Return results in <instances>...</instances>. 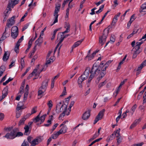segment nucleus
<instances>
[{
  "instance_id": "nucleus-54",
  "label": "nucleus",
  "mask_w": 146,
  "mask_h": 146,
  "mask_svg": "<svg viewBox=\"0 0 146 146\" xmlns=\"http://www.w3.org/2000/svg\"><path fill=\"white\" fill-rule=\"evenodd\" d=\"M21 114V112L20 111H17L16 112V117L17 118H19Z\"/></svg>"
},
{
  "instance_id": "nucleus-45",
  "label": "nucleus",
  "mask_w": 146,
  "mask_h": 146,
  "mask_svg": "<svg viewBox=\"0 0 146 146\" xmlns=\"http://www.w3.org/2000/svg\"><path fill=\"white\" fill-rule=\"evenodd\" d=\"M26 119V118H25L24 117L22 118L20 120L19 122V125H21L23 124L25 121Z\"/></svg>"
},
{
  "instance_id": "nucleus-42",
  "label": "nucleus",
  "mask_w": 146,
  "mask_h": 146,
  "mask_svg": "<svg viewBox=\"0 0 146 146\" xmlns=\"http://www.w3.org/2000/svg\"><path fill=\"white\" fill-rule=\"evenodd\" d=\"M36 50V48H34L33 51L30 53L29 54V58H32Z\"/></svg>"
},
{
  "instance_id": "nucleus-62",
  "label": "nucleus",
  "mask_w": 146,
  "mask_h": 146,
  "mask_svg": "<svg viewBox=\"0 0 146 146\" xmlns=\"http://www.w3.org/2000/svg\"><path fill=\"white\" fill-rule=\"evenodd\" d=\"M54 81L53 80H51V88L52 89L54 86Z\"/></svg>"
},
{
  "instance_id": "nucleus-29",
  "label": "nucleus",
  "mask_w": 146,
  "mask_h": 146,
  "mask_svg": "<svg viewBox=\"0 0 146 146\" xmlns=\"http://www.w3.org/2000/svg\"><path fill=\"white\" fill-rule=\"evenodd\" d=\"M143 42V40H142L140 39L139 40V42H137L136 43V45L135 47V48L137 50H138L139 49L140 46Z\"/></svg>"
},
{
  "instance_id": "nucleus-52",
  "label": "nucleus",
  "mask_w": 146,
  "mask_h": 146,
  "mask_svg": "<svg viewBox=\"0 0 146 146\" xmlns=\"http://www.w3.org/2000/svg\"><path fill=\"white\" fill-rule=\"evenodd\" d=\"M28 94L29 92L28 91H26L25 93L24 96V100L25 101L26 100Z\"/></svg>"
},
{
  "instance_id": "nucleus-55",
  "label": "nucleus",
  "mask_w": 146,
  "mask_h": 146,
  "mask_svg": "<svg viewBox=\"0 0 146 146\" xmlns=\"http://www.w3.org/2000/svg\"><path fill=\"white\" fill-rule=\"evenodd\" d=\"M53 120V116L51 115L49 117V119L47 121V123H49V124H51V121Z\"/></svg>"
},
{
  "instance_id": "nucleus-21",
  "label": "nucleus",
  "mask_w": 146,
  "mask_h": 146,
  "mask_svg": "<svg viewBox=\"0 0 146 146\" xmlns=\"http://www.w3.org/2000/svg\"><path fill=\"white\" fill-rule=\"evenodd\" d=\"M42 38L40 37L38 38V39L36 40L35 42V46L34 48H36L37 46H40L42 42Z\"/></svg>"
},
{
  "instance_id": "nucleus-23",
  "label": "nucleus",
  "mask_w": 146,
  "mask_h": 146,
  "mask_svg": "<svg viewBox=\"0 0 146 146\" xmlns=\"http://www.w3.org/2000/svg\"><path fill=\"white\" fill-rule=\"evenodd\" d=\"M116 132V131L114 132L111 135L108 137L107 139V141L108 142H109L110 141L113 139L115 138V136H116L117 135Z\"/></svg>"
},
{
  "instance_id": "nucleus-16",
  "label": "nucleus",
  "mask_w": 146,
  "mask_h": 146,
  "mask_svg": "<svg viewBox=\"0 0 146 146\" xmlns=\"http://www.w3.org/2000/svg\"><path fill=\"white\" fill-rule=\"evenodd\" d=\"M16 18L15 16H13L7 20V25L8 27L9 28L10 27L13 25L15 23V19Z\"/></svg>"
},
{
  "instance_id": "nucleus-44",
  "label": "nucleus",
  "mask_w": 146,
  "mask_h": 146,
  "mask_svg": "<svg viewBox=\"0 0 146 146\" xmlns=\"http://www.w3.org/2000/svg\"><path fill=\"white\" fill-rule=\"evenodd\" d=\"M107 81L106 80H105L104 82H102L100 83L98 85V87L99 88H100L104 86L105 85V84L107 83Z\"/></svg>"
},
{
  "instance_id": "nucleus-61",
  "label": "nucleus",
  "mask_w": 146,
  "mask_h": 146,
  "mask_svg": "<svg viewBox=\"0 0 146 146\" xmlns=\"http://www.w3.org/2000/svg\"><path fill=\"white\" fill-rule=\"evenodd\" d=\"M141 121V119L139 118L138 119H136L134 122L136 125L139 123Z\"/></svg>"
},
{
  "instance_id": "nucleus-53",
  "label": "nucleus",
  "mask_w": 146,
  "mask_h": 146,
  "mask_svg": "<svg viewBox=\"0 0 146 146\" xmlns=\"http://www.w3.org/2000/svg\"><path fill=\"white\" fill-rule=\"evenodd\" d=\"M36 3L35 2H34L33 1H32L30 4L29 5V6L30 7H35L36 5Z\"/></svg>"
},
{
  "instance_id": "nucleus-27",
  "label": "nucleus",
  "mask_w": 146,
  "mask_h": 146,
  "mask_svg": "<svg viewBox=\"0 0 146 146\" xmlns=\"http://www.w3.org/2000/svg\"><path fill=\"white\" fill-rule=\"evenodd\" d=\"M47 106L48 108L47 113L48 114V113L50 112L53 106L52 102L51 100H50L47 103Z\"/></svg>"
},
{
  "instance_id": "nucleus-4",
  "label": "nucleus",
  "mask_w": 146,
  "mask_h": 146,
  "mask_svg": "<svg viewBox=\"0 0 146 146\" xmlns=\"http://www.w3.org/2000/svg\"><path fill=\"white\" fill-rule=\"evenodd\" d=\"M42 70L43 69L42 68V66L40 64L38 65L35 68L32 73L29 74V76L27 77V79H29L33 76L34 75H35L36 77L38 76Z\"/></svg>"
},
{
  "instance_id": "nucleus-43",
  "label": "nucleus",
  "mask_w": 146,
  "mask_h": 146,
  "mask_svg": "<svg viewBox=\"0 0 146 146\" xmlns=\"http://www.w3.org/2000/svg\"><path fill=\"white\" fill-rule=\"evenodd\" d=\"M59 30V29H57L54 31L52 36L51 38L52 40H53L54 38L56 32L58 31Z\"/></svg>"
},
{
  "instance_id": "nucleus-40",
  "label": "nucleus",
  "mask_w": 146,
  "mask_h": 146,
  "mask_svg": "<svg viewBox=\"0 0 146 146\" xmlns=\"http://www.w3.org/2000/svg\"><path fill=\"white\" fill-rule=\"evenodd\" d=\"M66 88L65 87L64 88L63 90L62 94L60 96V97H62L66 95Z\"/></svg>"
},
{
  "instance_id": "nucleus-59",
  "label": "nucleus",
  "mask_w": 146,
  "mask_h": 146,
  "mask_svg": "<svg viewBox=\"0 0 146 146\" xmlns=\"http://www.w3.org/2000/svg\"><path fill=\"white\" fill-rule=\"evenodd\" d=\"M15 60L11 62V64L9 65V68H11L12 66H14L15 65Z\"/></svg>"
},
{
  "instance_id": "nucleus-1",
  "label": "nucleus",
  "mask_w": 146,
  "mask_h": 146,
  "mask_svg": "<svg viewBox=\"0 0 146 146\" xmlns=\"http://www.w3.org/2000/svg\"><path fill=\"white\" fill-rule=\"evenodd\" d=\"M111 62V60H109L105 64L101 63L98 67L94 65L90 71V75L89 77L88 82H90L94 76L99 75L96 80H98V83L99 80L104 76L106 74V68Z\"/></svg>"
},
{
  "instance_id": "nucleus-9",
  "label": "nucleus",
  "mask_w": 146,
  "mask_h": 146,
  "mask_svg": "<svg viewBox=\"0 0 146 146\" xmlns=\"http://www.w3.org/2000/svg\"><path fill=\"white\" fill-rule=\"evenodd\" d=\"M18 35V27L16 26H13L11 29V36L14 38L15 39Z\"/></svg>"
},
{
  "instance_id": "nucleus-49",
  "label": "nucleus",
  "mask_w": 146,
  "mask_h": 146,
  "mask_svg": "<svg viewBox=\"0 0 146 146\" xmlns=\"http://www.w3.org/2000/svg\"><path fill=\"white\" fill-rule=\"evenodd\" d=\"M111 3L113 4L112 2H111ZM113 3L114 4L113 5V8H114L115 7L117 6L118 5L119 3L117 2V1H114L113 2Z\"/></svg>"
},
{
  "instance_id": "nucleus-2",
  "label": "nucleus",
  "mask_w": 146,
  "mask_h": 146,
  "mask_svg": "<svg viewBox=\"0 0 146 146\" xmlns=\"http://www.w3.org/2000/svg\"><path fill=\"white\" fill-rule=\"evenodd\" d=\"M74 101H72L69 108L67 109L68 104H62L61 102L58 103L56 106V111L58 113H62L60 115L59 118L63 117L66 115H69L71 111V107L74 105Z\"/></svg>"
},
{
  "instance_id": "nucleus-14",
  "label": "nucleus",
  "mask_w": 146,
  "mask_h": 146,
  "mask_svg": "<svg viewBox=\"0 0 146 146\" xmlns=\"http://www.w3.org/2000/svg\"><path fill=\"white\" fill-rule=\"evenodd\" d=\"M120 131V129L119 128L116 130V133L117 134L116 137L117 138V143L118 144H119L121 142L122 139V138L119 133Z\"/></svg>"
},
{
  "instance_id": "nucleus-28",
  "label": "nucleus",
  "mask_w": 146,
  "mask_h": 146,
  "mask_svg": "<svg viewBox=\"0 0 146 146\" xmlns=\"http://www.w3.org/2000/svg\"><path fill=\"white\" fill-rule=\"evenodd\" d=\"M46 62L45 66H46V65L47 64H50L51 62H52L54 60V57L53 56H51L50 58H48L47 59V58H46Z\"/></svg>"
},
{
  "instance_id": "nucleus-10",
  "label": "nucleus",
  "mask_w": 146,
  "mask_h": 146,
  "mask_svg": "<svg viewBox=\"0 0 146 146\" xmlns=\"http://www.w3.org/2000/svg\"><path fill=\"white\" fill-rule=\"evenodd\" d=\"M105 111L104 109H103L99 112L94 120V124H96L99 120L102 119L103 117Z\"/></svg>"
},
{
  "instance_id": "nucleus-38",
  "label": "nucleus",
  "mask_w": 146,
  "mask_h": 146,
  "mask_svg": "<svg viewBox=\"0 0 146 146\" xmlns=\"http://www.w3.org/2000/svg\"><path fill=\"white\" fill-rule=\"evenodd\" d=\"M104 5H102L100 7L98 11H96V13L97 14H98L100 13H101V12H102L103 10V9L104 8Z\"/></svg>"
},
{
  "instance_id": "nucleus-30",
  "label": "nucleus",
  "mask_w": 146,
  "mask_h": 146,
  "mask_svg": "<svg viewBox=\"0 0 146 146\" xmlns=\"http://www.w3.org/2000/svg\"><path fill=\"white\" fill-rule=\"evenodd\" d=\"M9 54L8 52H5L3 58V61H6L9 59Z\"/></svg>"
},
{
  "instance_id": "nucleus-6",
  "label": "nucleus",
  "mask_w": 146,
  "mask_h": 146,
  "mask_svg": "<svg viewBox=\"0 0 146 146\" xmlns=\"http://www.w3.org/2000/svg\"><path fill=\"white\" fill-rule=\"evenodd\" d=\"M11 129V128H8L7 130L9 131L4 136L7 139H13L15 138V129L10 131Z\"/></svg>"
},
{
  "instance_id": "nucleus-7",
  "label": "nucleus",
  "mask_w": 146,
  "mask_h": 146,
  "mask_svg": "<svg viewBox=\"0 0 146 146\" xmlns=\"http://www.w3.org/2000/svg\"><path fill=\"white\" fill-rule=\"evenodd\" d=\"M60 7V4H58L56 5V6L55 9L53 14V16L54 18V20L52 25L58 22V13L59 12Z\"/></svg>"
},
{
  "instance_id": "nucleus-26",
  "label": "nucleus",
  "mask_w": 146,
  "mask_h": 146,
  "mask_svg": "<svg viewBox=\"0 0 146 146\" xmlns=\"http://www.w3.org/2000/svg\"><path fill=\"white\" fill-rule=\"evenodd\" d=\"M67 130V127L66 125H64L62 127L60 130L58 131L59 133L61 134H64L66 133Z\"/></svg>"
},
{
  "instance_id": "nucleus-22",
  "label": "nucleus",
  "mask_w": 146,
  "mask_h": 146,
  "mask_svg": "<svg viewBox=\"0 0 146 146\" xmlns=\"http://www.w3.org/2000/svg\"><path fill=\"white\" fill-rule=\"evenodd\" d=\"M59 33L58 35V39H59L60 40L59 42V44H61L63 41L64 39L69 35H64V34H63L62 35H61V36L60 35V36H59Z\"/></svg>"
},
{
  "instance_id": "nucleus-58",
  "label": "nucleus",
  "mask_w": 146,
  "mask_h": 146,
  "mask_svg": "<svg viewBox=\"0 0 146 146\" xmlns=\"http://www.w3.org/2000/svg\"><path fill=\"white\" fill-rule=\"evenodd\" d=\"M4 115L2 113H0V121H2L4 118Z\"/></svg>"
},
{
  "instance_id": "nucleus-47",
  "label": "nucleus",
  "mask_w": 146,
  "mask_h": 146,
  "mask_svg": "<svg viewBox=\"0 0 146 146\" xmlns=\"http://www.w3.org/2000/svg\"><path fill=\"white\" fill-rule=\"evenodd\" d=\"M24 58H22L21 59L20 63L22 68H23L25 65V61L23 59Z\"/></svg>"
},
{
  "instance_id": "nucleus-24",
  "label": "nucleus",
  "mask_w": 146,
  "mask_h": 146,
  "mask_svg": "<svg viewBox=\"0 0 146 146\" xmlns=\"http://www.w3.org/2000/svg\"><path fill=\"white\" fill-rule=\"evenodd\" d=\"M8 30V28L6 27L5 28V32H4L3 34V36L1 37V40H0V43L2 41H3L4 39H5L7 37V36H6V35L7 34V33L6 31Z\"/></svg>"
},
{
  "instance_id": "nucleus-46",
  "label": "nucleus",
  "mask_w": 146,
  "mask_h": 146,
  "mask_svg": "<svg viewBox=\"0 0 146 146\" xmlns=\"http://www.w3.org/2000/svg\"><path fill=\"white\" fill-rule=\"evenodd\" d=\"M137 107V105L136 104H135L134 106L132 107L131 110L132 112V114H133L134 111H135V109Z\"/></svg>"
},
{
  "instance_id": "nucleus-60",
  "label": "nucleus",
  "mask_w": 146,
  "mask_h": 146,
  "mask_svg": "<svg viewBox=\"0 0 146 146\" xmlns=\"http://www.w3.org/2000/svg\"><path fill=\"white\" fill-rule=\"evenodd\" d=\"M129 10H130L129 9H128L125 12V13L123 14V15L121 16V18H123V19H124V17L125 16L126 13L127 12H129Z\"/></svg>"
},
{
  "instance_id": "nucleus-36",
  "label": "nucleus",
  "mask_w": 146,
  "mask_h": 146,
  "mask_svg": "<svg viewBox=\"0 0 146 146\" xmlns=\"http://www.w3.org/2000/svg\"><path fill=\"white\" fill-rule=\"evenodd\" d=\"M23 133L20 132H17V130L15 129V138L17 137H19L21 136H22L23 135Z\"/></svg>"
},
{
  "instance_id": "nucleus-32",
  "label": "nucleus",
  "mask_w": 146,
  "mask_h": 146,
  "mask_svg": "<svg viewBox=\"0 0 146 146\" xmlns=\"http://www.w3.org/2000/svg\"><path fill=\"white\" fill-rule=\"evenodd\" d=\"M83 41V40L82 39L80 40H78L75 42L72 47V48H74L78 46L79 45H80L81 44V43Z\"/></svg>"
},
{
  "instance_id": "nucleus-19",
  "label": "nucleus",
  "mask_w": 146,
  "mask_h": 146,
  "mask_svg": "<svg viewBox=\"0 0 146 146\" xmlns=\"http://www.w3.org/2000/svg\"><path fill=\"white\" fill-rule=\"evenodd\" d=\"M2 96L0 97V101H1L3 99L5 98L8 94V89L5 88L2 91Z\"/></svg>"
},
{
  "instance_id": "nucleus-35",
  "label": "nucleus",
  "mask_w": 146,
  "mask_h": 146,
  "mask_svg": "<svg viewBox=\"0 0 146 146\" xmlns=\"http://www.w3.org/2000/svg\"><path fill=\"white\" fill-rule=\"evenodd\" d=\"M29 127L28 125L26 126L24 128L25 129V132L24 134L26 135H29L30 133V131H29Z\"/></svg>"
},
{
  "instance_id": "nucleus-5",
  "label": "nucleus",
  "mask_w": 146,
  "mask_h": 146,
  "mask_svg": "<svg viewBox=\"0 0 146 146\" xmlns=\"http://www.w3.org/2000/svg\"><path fill=\"white\" fill-rule=\"evenodd\" d=\"M48 81V79H46L42 82L41 86L39 88L38 91V95L43 94L46 91Z\"/></svg>"
},
{
  "instance_id": "nucleus-39",
  "label": "nucleus",
  "mask_w": 146,
  "mask_h": 146,
  "mask_svg": "<svg viewBox=\"0 0 146 146\" xmlns=\"http://www.w3.org/2000/svg\"><path fill=\"white\" fill-rule=\"evenodd\" d=\"M37 106L34 107L31 110V113L33 114L36 113L37 111Z\"/></svg>"
},
{
  "instance_id": "nucleus-50",
  "label": "nucleus",
  "mask_w": 146,
  "mask_h": 146,
  "mask_svg": "<svg viewBox=\"0 0 146 146\" xmlns=\"http://www.w3.org/2000/svg\"><path fill=\"white\" fill-rule=\"evenodd\" d=\"M24 36H22L18 40L16 44H20V43H21L24 39Z\"/></svg>"
},
{
  "instance_id": "nucleus-25",
  "label": "nucleus",
  "mask_w": 146,
  "mask_h": 146,
  "mask_svg": "<svg viewBox=\"0 0 146 146\" xmlns=\"http://www.w3.org/2000/svg\"><path fill=\"white\" fill-rule=\"evenodd\" d=\"M90 115V112L89 111H86L83 115L82 119L85 120H87L89 118Z\"/></svg>"
},
{
  "instance_id": "nucleus-33",
  "label": "nucleus",
  "mask_w": 146,
  "mask_h": 146,
  "mask_svg": "<svg viewBox=\"0 0 146 146\" xmlns=\"http://www.w3.org/2000/svg\"><path fill=\"white\" fill-rule=\"evenodd\" d=\"M59 133V131L56 132H54L51 135V137L52 139H56L58 135L61 134Z\"/></svg>"
},
{
  "instance_id": "nucleus-8",
  "label": "nucleus",
  "mask_w": 146,
  "mask_h": 146,
  "mask_svg": "<svg viewBox=\"0 0 146 146\" xmlns=\"http://www.w3.org/2000/svg\"><path fill=\"white\" fill-rule=\"evenodd\" d=\"M109 32L108 30L105 29L103 33L102 36L100 38V43L103 45L106 42V39L108 36Z\"/></svg>"
},
{
  "instance_id": "nucleus-51",
  "label": "nucleus",
  "mask_w": 146,
  "mask_h": 146,
  "mask_svg": "<svg viewBox=\"0 0 146 146\" xmlns=\"http://www.w3.org/2000/svg\"><path fill=\"white\" fill-rule=\"evenodd\" d=\"M21 146H29V145L28 142L25 140L22 143Z\"/></svg>"
},
{
  "instance_id": "nucleus-15",
  "label": "nucleus",
  "mask_w": 146,
  "mask_h": 146,
  "mask_svg": "<svg viewBox=\"0 0 146 146\" xmlns=\"http://www.w3.org/2000/svg\"><path fill=\"white\" fill-rule=\"evenodd\" d=\"M90 70V68L88 67L87 68L81 76L83 78L86 80L89 75Z\"/></svg>"
},
{
  "instance_id": "nucleus-20",
  "label": "nucleus",
  "mask_w": 146,
  "mask_h": 146,
  "mask_svg": "<svg viewBox=\"0 0 146 146\" xmlns=\"http://www.w3.org/2000/svg\"><path fill=\"white\" fill-rule=\"evenodd\" d=\"M82 77L80 76L78 78V83L79 88H82L83 87V82L85 80Z\"/></svg>"
},
{
  "instance_id": "nucleus-17",
  "label": "nucleus",
  "mask_w": 146,
  "mask_h": 146,
  "mask_svg": "<svg viewBox=\"0 0 146 146\" xmlns=\"http://www.w3.org/2000/svg\"><path fill=\"white\" fill-rule=\"evenodd\" d=\"M139 12L143 15L146 14V2L142 5Z\"/></svg>"
},
{
  "instance_id": "nucleus-3",
  "label": "nucleus",
  "mask_w": 146,
  "mask_h": 146,
  "mask_svg": "<svg viewBox=\"0 0 146 146\" xmlns=\"http://www.w3.org/2000/svg\"><path fill=\"white\" fill-rule=\"evenodd\" d=\"M27 139L31 144L30 146H35L42 141L43 138L41 137H38L33 139V138L29 136L27 137Z\"/></svg>"
},
{
  "instance_id": "nucleus-63",
  "label": "nucleus",
  "mask_w": 146,
  "mask_h": 146,
  "mask_svg": "<svg viewBox=\"0 0 146 146\" xmlns=\"http://www.w3.org/2000/svg\"><path fill=\"white\" fill-rule=\"evenodd\" d=\"M143 144V142H141L138 144H135L133 146H142Z\"/></svg>"
},
{
  "instance_id": "nucleus-48",
  "label": "nucleus",
  "mask_w": 146,
  "mask_h": 146,
  "mask_svg": "<svg viewBox=\"0 0 146 146\" xmlns=\"http://www.w3.org/2000/svg\"><path fill=\"white\" fill-rule=\"evenodd\" d=\"M115 38L114 36H111L110 38V41H109L110 43H113L115 42Z\"/></svg>"
},
{
  "instance_id": "nucleus-56",
  "label": "nucleus",
  "mask_w": 146,
  "mask_h": 146,
  "mask_svg": "<svg viewBox=\"0 0 146 146\" xmlns=\"http://www.w3.org/2000/svg\"><path fill=\"white\" fill-rule=\"evenodd\" d=\"M129 112V110H127L125 112L123 113L122 115V116H123V118H125V117H126L127 116V113H128Z\"/></svg>"
},
{
  "instance_id": "nucleus-64",
  "label": "nucleus",
  "mask_w": 146,
  "mask_h": 146,
  "mask_svg": "<svg viewBox=\"0 0 146 146\" xmlns=\"http://www.w3.org/2000/svg\"><path fill=\"white\" fill-rule=\"evenodd\" d=\"M135 19V15H133L131 16L129 21L132 22L134 21Z\"/></svg>"
},
{
  "instance_id": "nucleus-11",
  "label": "nucleus",
  "mask_w": 146,
  "mask_h": 146,
  "mask_svg": "<svg viewBox=\"0 0 146 146\" xmlns=\"http://www.w3.org/2000/svg\"><path fill=\"white\" fill-rule=\"evenodd\" d=\"M46 115H43L40 117V114L38 115L33 120L35 122H40V123L43 122L45 119Z\"/></svg>"
},
{
  "instance_id": "nucleus-18",
  "label": "nucleus",
  "mask_w": 146,
  "mask_h": 146,
  "mask_svg": "<svg viewBox=\"0 0 146 146\" xmlns=\"http://www.w3.org/2000/svg\"><path fill=\"white\" fill-rule=\"evenodd\" d=\"M18 3V1H10L9 2L8 7L10 9L13 8V7Z\"/></svg>"
},
{
  "instance_id": "nucleus-12",
  "label": "nucleus",
  "mask_w": 146,
  "mask_h": 146,
  "mask_svg": "<svg viewBox=\"0 0 146 146\" xmlns=\"http://www.w3.org/2000/svg\"><path fill=\"white\" fill-rule=\"evenodd\" d=\"M64 28L66 29V30L63 32L59 33V36L62 35L63 34H66L68 33L70 31V25L69 23L65 22L64 25Z\"/></svg>"
},
{
  "instance_id": "nucleus-57",
  "label": "nucleus",
  "mask_w": 146,
  "mask_h": 146,
  "mask_svg": "<svg viewBox=\"0 0 146 146\" xmlns=\"http://www.w3.org/2000/svg\"><path fill=\"white\" fill-rule=\"evenodd\" d=\"M30 67L28 68L26 70L25 72L22 74L21 76V77L22 78L24 76H25L27 73L29 71V70H30Z\"/></svg>"
},
{
  "instance_id": "nucleus-37",
  "label": "nucleus",
  "mask_w": 146,
  "mask_h": 146,
  "mask_svg": "<svg viewBox=\"0 0 146 146\" xmlns=\"http://www.w3.org/2000/svg\"><path fill=\"white\" fill-rule=\"evenodd\" d=\"M72 1H70L69 2L68 7V8H67L66 11V13L69 14V9L70 8H71L72 6V5L71 3Z\"/></svg>"
},
{
  "instance_id": "nucleus-31",
  "label": "nucleus",
  "mask_w": 146,
  "mask_h": 146,
  "mask_svg": "<svg viewBox=\"0 0 146 146\" xmlns=\"http://www.w3.org/2000/svg\"><path fill=\"white\" fill-rule=\"evenodd\" d=\"M120 14V13H118L114 16L112 21L113 23L115 24L116 23L118 20V17H119Z\"/></svg>"
},
{
  "instance_id": "nucleus-13",
  "label": "nucleus",
  "mask_w": 146,
  "mask_h": 146,
  "mask_svg": "<svg viewBox=\"0 0 146 146\" xmlns=\"http://www.w3.org/2000/svg\"><path fill=\"white\" fill-rule=\"evenodd\" d=\"M11 9H10L9 7H7L5 10L4 12L3 13V20L4 21H6L7 18L9 16V15L11 12Z\"/></svg>"
},
{
  "instance_id": "nucleus-41",
  "label": "nucleus",
  "mask_w": 146,
  "mask_h": 146,
  "mask_svg": "<svg viewBox=\"0 0 146 146\" xmlns=\"http://www.w3.org/2000/svg\"><path fill=\"white\" fill-rule=\"evenodd\" d=\"M20 45V44H16V45H15V50L17 53H18L19 52V47Z\"/></svg>"
},
{
  "instance_id": "nucleus-34",
  "label": "nucleus",
  "mask_w": 146,
  "mask_h": 146,
  "mask_svg": "<svg viewBox=\"0 0 146 146\" xmlns=\"http://www.w3.org/2000/svg\"><path fill=\"white\" fill-rule=\"evenodd\" d=\"M126 80H127L125 79L121 82L119 86L118 87V89L115 92V93H116V94L115 96H116L118 92L119 91V89L120 88H121V86H122L125 83V82H126Z\"/></svg>"
}]
</instances>
